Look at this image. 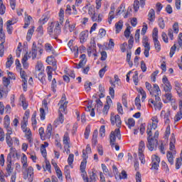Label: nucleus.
Masks as SVG:
<instances>
[{
	"instance_id": "obj_1",
	"label": "nucleus",
	"mask_w": 182,
	"mask_h": 182,
	"mask_svg": "<svg viewBox=\"0 0 182 182\" xmlns=\"http://www.w3.org/2000/svg\"><path fill=\"white\" fill-rule=\"evenodd\" d=\"M62 32L60 24H59V21L52 22L49 26L48 27V33L53 38V39H55L58 42L62 43V40L59 39V35Z\"/></svg>"
},
{
	"instance_id": "obj_2",
	"label": "nucleus",
	"mask_w": 182,
	"mask_h": 182,
	"mask_svg": "<svg viewBox=\"0 0 182 182\" xmlns=\"http://www.w3.org/2000/svg\"><path fill=\"white\" fill-rule=\"evenodd\" d=\"M28 167V162L23 163V168H26L25 172H23L24 180H28V182H33V168Z\"/></svg>"
},
{
	"instance_id": "obj_3",
	"label": "nucleus",
	"mask_w": 182,
	"mask_h": 182,
	"mask_svg": "<svg viewBox=\"0 0 182 182\" xmlns=\"http://www.w3.org/2000/svg\"><path fill=\"white\" fill-rule=\"evenodd\" d=\"M116 137L120 140L122 135L120 134V129H116L114 132H111L109 135L110 144L112 147H114V143H116Z\"/></svg>"
},
{
	"instance_id": "obj_4",
	"label": "nucleus",
	"mask_w": 182,
	"mask_h": 182,
	"mask_svg": "<svg viewBox=\"0 0 182 182\" xmlns=\"http://www.w3.org/2000/svg\"><path fill=\"white\" fill-rule=\"evenodd\" d=\"M152 124L148 125V128L146 130V133L148 136H153V133H151V130H156L157 129V124L159 123V119L157 117H153L151 118Z\"/></svg>"
},
{
	"instance_id": "obj_5",
	"label": "nucleus",
	"mask_w": 182,
	"mask_h": 182,
	"mask_svg": "<svg viewBox=\"0 0 182 182\" xmlns=\"http://www.w3.org/2000/svg\"><path fill=\"white\" fill-rule=\"evenodd\" d=\"M147 140L148 143L146 144V146L150 151H153V150H154V147H157L159 141L157 139H154L150 135H148Z\"/></svg>"
},
{
	"instance_id": "obj_6",
	"label": "nucleus",
	"mask_w": 182,
	"mask_h": 182,
	"mask_svg": "<svg viewBox=\"0 0 182 182\" xmlns=\"http://www.w3.org/2000/svg\"><path fill=\"white\" fill-rule=\"evenodd\" d=\"M110 121L112 126H114L116 124L117 127H121L122 119L120 118V116L119 114H117L114 117L111 116Z\"/></svg>"
},
{
	"instance_id": "obj_7",
	"label": "nucleus",
	"mask_w": 182,
	"mask_h": 182,
	"mask_svg": "<svg viewBox=\"0 0 182 182\" xmlns=\"http://www.w3.org/2000/svg\"><path fill=\"white\" fill-rule=\"evenodd\" d=\"M0 41L1 43H5V33H4V20L0 17Z\"/></svg>"
},
{
	"instance_id": "obj_8",
	"label": "nucleus",
	"mask_w": 182,
	"mask_h": 182,
	"mask_svg": "<svg viewBox=\"0 0 182 182\" xmlns=\"http://www.w3.org/2000/svg\"><path fill=\"white\" fill-rule=\"evenodd\" d=\"M51 164L52 166H53L55 170L58 178L62 181L63 180V177L62 176V171H60V168H59V166H58V164H56L55 161H52Z\"/></svg>"
},
{
	"instance_id": "obj_9",
	"label": "nucleus",
	"mask_w": 182,
	"mask_h": 182,
	"mask_svg": "<svg viewBox=\"0 0 182 182\" xmlns=\"http://www.w3.org/2000/svg\"><path fill=\"white\" fill-rule=\"evenodd\" d=\"M39 48L36 47V43L33 42L31 51L29 53V58L32 57V59H36L38 55V50Z\"/></svg>"
},
{
	"instance_id": "obj_10",
	"label": "nucleus",
	"mask_w": 182,
	"mask_h": 182,
	"mask_svg": "<svg viewBox=\"0 0 182 182\" xmlns=\"http://www.w3.org/2000/svg\"><path fill=\"white\" fill-rule=\"evenodd\" d=\"M148 21L149 22H154L156 21V11L153 9H151L149 11Z\"/></svg>"
},
{
	"instance_id": "obj_11",
	"label": "nucleus",
	"mask_w": 182,
	"mask_h": 182,
	"mask_svg": "<svg viewBox=\"0 0 182 182\" xmlns=\"http://www.w3.org/2000/svg\"><path fill=\"white\" fill-rule=\"evenodd\" d=\"M87 36H89V33L87 31H82L80 33V43H85L87 41Z\"/></svg>"
},
{
	"instance_id": "obj_12",
	"label": "nucleus",
	"mask_w": 182,
	"mask_h": 182,
	"mask_svg": "<svg viewBox=\"0 0 182 182\" xmlns=\"http://www.w3.org/2000/svg\"><path fill=\"white\" fill-rule=\"evenodd\" d=\"M47 72V76H48V82H52L53 80V68L51 66H48L46 68Z\"/></svg>"
},
{
	"instance_id": "obj_13",
	"label": "nucleus",
	"mask_w": 182,
	"mask_h": 182,
	"mask_svg": "<svg viewBox=\"0 0 182 182\" xmlns=\"http://www.w3.org/2000/svg\"><path fill=\"white\" fill-rule=\"evenodd\" d=\"M49 11L46 12L43 16L39 19V21L41 22V25H45L48 21H49Z\"/></svg>"
},
{
	"instance_id": "obj_14",
	"label": "nucleus",
	"mask_w": 182,
	"mask_h": 182,
	"mask_svg": "<svg viewBox=\"0 0 182 182\" xmlns=\"http://www.w3.org/2000/svg\"><path fill=\"white\" fill-rule=\"evenodd\" d=\"M60 106L58 109V113H65L66 112V108L68 107V102H62V101H60Z\"/></svg>"
},
{
	"instance_id": "obj_15",
	"label": "nucleus",
	"mask_w": 182,
	"mask_h": 182,
	"mask_svg": "<svg viewBox=\"0 0 182 182\" xmlns=\"http://www.w3.org/2000/svg\"><path fill=\"white\" fill-rule=\"evenodd\" d=\"M52 136V124H48L45 134V137L46 139H50Z\"/></svg>"
},
{
	"instance_id": "obj_16",
	"label": "nucleus",
	"mask_w": 182,
	"mask_h": 182,
	"mask_svg": "<svg viewBox=\"0 0 182 182\" xmlns=\"http://www.w3.org/2000/svg\"><path fill=\"white\" fill-rule=\"evenodd\" d=\"M38 79L42 83V85H46V75L43 72H40L38 74Z\"/></svg>"
},
{
	"instance_id": "obj_17",
	"label": "nucleus",
	"mask_w": 182,
	"mask_h": 182,
	"mask_svg": "<svg viewBox=\"0 0 182 182\" xmlns=\"http://www.w3.org/2000/svg\"><path fill=\"white\" fill-rule=\"evenodd\" d=\"M15 23L12 21V20H9L6 22V29L9 35H12V31L14 29V27L11 26V25H14Z\"/></svg>"
},
{
	"instance_id": "obj_18",
	"label": "nucleus",
	"mask_w": 182,
	"mask_h": 182,
	"mask_svg": "<svg viewBox=\"0 0 182 182\" xmlns=\"http://www.w3.org/2000/svg\"><path fill=\"white\" fill-rule=\"evenodd\" d=\"M8 87H0V98L6 97L8 96Z\"/></svg>"
},
{
	"instance_id": "obj_19",
	"label": "nucleus",
	"mask_w": 182,
	"mask_h": 182,
	"mask_svg": "<svg viewBox=\"0 0 182 182\" xmlns=\"http://www.w3.org/2000/svg\"><path fill=\"white\" fill-rule=\"evenodd\" d=\"M166 157L168 159V163H170V164L173 166V164H174V156H173V153L170 151H168L166 154Z\"/></svg>"
},
{
	"instance_id": "obj_20",
	"label": "nucleus",
	"mask_w": 182,
	"mask_h": 182,
	"mask_svg": "<svg viewBox=\"0 0 182 182\" xmlns=\"http://www.w3.org/2000/svg\"><path fill=\"white\" fill-rule=\"evenodd\" d=\"M7 161L8 164L6 166V171L9 174H11L12 173V161H11V156H7Z\"/></svg>"
},
{
	"instance_id": "obj_21",
	"label": "nucleus",
	"mask_w": 182,
	"mask_h": 182,
	"mask_svg": "<svg viewBox=\"0 0 182 182\" xmlns=\"http://www.w3.org/2000/svg\"><path fill=\"white\" fill-rule=\"evenodd\" d=\"M142 43L145 50H150V43H149V38H147V36H145L143 37Z\"/></svg>"
},
{
	"instance_id": "obj_22",
	"label": "nucleus",
	"mask_w": 182,
	"mask_h": 182,
	"mask_svg": "<svg viewBox=\"0 0 182 182\" xmlns=\"http://www.w3.org/2000/svg\"><path fill=\"white\" fill-rule=\"evenodd\" d=\"M27 124H28V119L26 118V117H23V122L21 123V129L23 133H26V132L28 131V127H26Z\"/></svg>"
},
{
	"instance_id": "obj_23",
	"label": "nucleus",
	"mask_w": 182,
	"mask_h": 182,
	"mask_svg": "<svg viewBox=\"0 0 182 182\" xmlns=\"http://www.w3.org/2000/svg\"><path fill=\"white\" fill-rule=\"evenodd\" d=\"M90 18L93 22H102V18H100V14H97L96 13H94L90 16Z\"/></svg>"
},
{
	"instance_id": "obj_24",
	"label": "nucleus",
	"mask_w": 182,
	"mask_h": 182,
	"mask_svg": "<svg viewBox=\"0 0 182 182\" xmlns=\"http://www.w3.org/2000/svg\"><path fill=\"white\" fill-rule=\"evenodd\" d=\"M155 97V103L157 105L159 109H161V105L163 103H161V99L160 98V94H156L154 95Z\"/></svg>"
},
{
	"instance_id": "obj_25",
	"label": "nucleus",
	"mask_w": 182,
	"mask_h": 182,
	"mask_svg": "<svg viewBox=\"0 0 182 182\" xmlns=\"http://www.w3.org/2000/svg\"><path fill=\"white\" fill-rule=\"evenodd\" d=\"M115 28H116V31H115L116 33H119L120 31L123 29V21H119V22L115 23Z\"/></svg>"
},
{
	"instance_id": "obj_26",
	"label": "nucleus",
	"mask_w": 182,
	"mask_h": 182,
	"mask_svg": "<svg viewBox=\"0 0 182 182\" xmlns=\"http://www.w3.org/2000/svg\"><path fill=\"white\" fill-rule=\"evenodd\" d=\"M20 76L21 77L22 82H27L28 81V75L25 70H22V68L20 70Z\"/></svg>"
},
{
	"instance_id": "obj_27",
	"label": "nucleus",
	"mask_w": 182,
	"mask_h": 182,
	"mask_svg": "<svg viewBox=\"0 0 182 182\" xmlns=\"http://www.w3.org/2000/svg\"><path fill=\"white\" fill-rule=\"evenodd\" d=\"M46 62L49 65H52L53 66H56V62H55V57H53V55L48 56L46 58Z\"/></svg>"
},
{
	"instance_id": "obj_28",
	"label": "nucleus",
	"mask_w": 182,
	"mask_h": 182,
	"mask_svg": "<svg viewBox=\"0 0 182 182\" xmlns=\"http://www.w3.org/2000/svg\"><path fill=\"white\" fill-rule=\"evenodd\" d=\"M18 156V153L16 152V149L15 148H14V146L10 147V153L8 155V157H13L14 159H15V157H16Z\"/></svg>"
},
{
	"instance_id": "obj_29",
	"label": "nucleus",
	"mask_w": 182,
	"mask_h": 182,
	"mask_svg": "<svg viewBox=\"0 0 182 182\" xmlns=\"http://www.w3.org/2000/svg\"><path fill=\"white\" fill-rule=\"evenodd\" d=\"M33 32H35V26H33L31 28H30L27 32V36L26 39L29 42L31 39L32 38V35H33Z\"/></svg>"
},
{
	"instance_id": "obj_30",
	"label": "nucleus",
	"mask_w": 182,
	"mask_h": 182,
	"mask_svg": "<svg viewBox=\"0 0 182 182\" xmlns=\"http://www.w3.org/2000/svg\"><path fill=\"white\" fill-rule=\"evenodd\" d=\"M154 43L156 52H160L161 50V45L160 44V41H159V39L154 40Z\"/></svg>"
},
{
	"instance_id": "obj_31",
	"label": "nucleus",
	"mask_w": 182,
	"mask_h": 182,
	"mask_svg": "<svg viewBox=\"0 0 182 182\" xmlns=\"http://www.w3.org/2000/svg\"><path fill=\"white\" fill-rule=\"evenodd\" d=\"M6 142L9 147H12L14 146V141L12 140L11 135H6Z\"/></svg>"
},
{
	"instance_id": "obj_32",
	"label": "nucleus",
	"mask_w": 182,
	"mask_h": 182,
	"mask_svg": "<svg viewBox=\"0 0 182 182\" xmlns=\"http://www.w3.org/2000/svg\"><path fill=\"white\" fill-rule=\"evenodd\" d=\"M45 50H46L48 53H50V52L53 54L55 53V50L53 49V47L52 46V45H50L49 43H46Z\"/></svg>"
},
{
	"instance_id": "obj_33",
	"label": "nucleus",
	"mask_w": 182,
	"mask_h": 182,
	"mask_svg": "<svg viewBox=\"0 0 182 182\" xmlns=\"http://www.w3.org/2000/svg\"><path fill=\"white\" fill-rule=\"evenodd\" d=\"M11 124V119L9 118V115H6L4 117V127H10Z\"/></svg>"
},
{
	"instance_id": "obj_34",
	"label": "nucleus",
	"mask_w": 182,
	"mask_h": 182,
	"mask_svg": "<svg viewBox=\"0 0 182 182\" xmlns=\"http://www.w3.org/2000/svg\"><path fill=\"white\" fill-rule=\"evenodd\" d=\"M12 63H14V58L12 57V55H9L8 58V60L6 63V68H11L12 66Z\"/></svg>"
},
{
	"instance_id": "obj_35",
	"label": "nucleus",
	"mask_w": 182,
	"mask_h": 182,
	"mask_svg": "<svg viewBox=\"0 0 182 182\" xmlns=\"http://www.w3.org/2000/svg\"><path fill=\"white\" fill-rule=\"evenodd\" d=\"M58 86V82H56V78L53 77L51 81V90L54 93L56 92V87Z\"/></svg>"
},
{
	"instance_id": "obj_36",
	"label": "nucleus",
	"mask_w": 182,
	"mask_h": 182,
	"mask_svg": "<svg viewBox=\"0 0 182 182\" xmlns=\"http://www.w3.org/2000/svg\"><path fill=\"white\" fill-rule=\"evenodd\" d=\"M172 89H173V86H171V84H170V82L167 84H164V92H166V93L171 92Z\"/></svg>"
},
{
	"instance_id": "obj_37",
	"label": "nucleus",
	"mask_w": 182,
	"mask_h": 182,
	"mask_svg": "<svg viewBox=\"0 0 182 182\" xmlns=\"http://www.w3.org/2000/svg\"><path fill=\"white\" fill-rule=\"evenodd\" d=\"M87 161L85 159H83L82 161L80 164V171L81 173H85L86 171V164Z\"/></svg>"
},
{
	"instance_id": "obj_38",
	"label": "nucleus",
	"mask_w": 182,
	"mask_h": 182,
	"mask_svg": "<svg viewBox=\"0 0 182 182\" xmlns=\"http://www.w3.org/2000/svg\"><path fill=\"white\" fill-rule=\"evenodd\" d=\"M164 96L167 102H174V99H173V95L171 94V92H166Z\"/></svg>"
},
{
	"instance_id": "obj_39",
	"label": "nucleus",
	"mask_w": 182,
	"mask_h": 182,
	"mask_svg": "<svg viewBox=\"0 0 182 182\" xmlns=\"http://www.w3.org/2000/svg\"><path fill=\"white\" fill-rule=\"evenodd\" d=\"M38 133L40 134V137L41 140L45 141L46 140L45 129H43V127L39 128Z\"/></svg>"
},
{
	"instance_id": "obj_40",
	"label": "nucleus",
	"mask_w": 182,
	"mask_h": 182,
	"mask_svg": "<svg viewBox=\"0 0 182 182\" xmlns=\"http://www.w3.org/2000/svg\"><path fill=\"white\" fill-rule=\"evenodd\" d=\"M63 122H65V117H63V114H62V112H59L58 113V118L56 119V122L60 123L62 124V123H63Z\"/></svg>"
},
{
	"instance_id": "obj_41",
	"label": "nucleus",
	"mask_w": 182,
	"mask_h": 182,
	"mask_svg": "<svg viewBox=\"0 0 182 182\" xmlns=\"http://www.w3.org/2000/svg\"><path fill=\"white\" fill-rule=\"evenodd\" d=\"M130 29H132V26H129L127 27L126 30L124 31V35L125 36V38H127V39H129V38H130Z\"/></svg>"
},
{
	"instance_id": "obj_42",
	"label": "nucleus",
	"mask_w": 182,
	"mask_h": 182,
	"mask_svg": "<svg viewBox=\"0 0 182 182\" xmlns=\"http://www.w3.org/2000/svg\"><path fill=\"white\" fill-rule=\"evenodd\" d=\"M158 23H159V28H161V29H164V28H166V23H164V19H163V18H159Z\"/></svg>"
},
{
	"instance_id": "obj_43",
	"label": "nucleus",
	"mask_w": 182,
	"mask_h": 182,
	"mask_svg": "<svg viewBox=\"0 0 182 182\" xmlns=\"http://www.w3.org/2000/svg\"><path fill=\"white\" fill-rule=\"evenodd\" d=\"M32 19V16H28L26 18H25V24L23 28L26 29V28H28V26H29V25H31V20Z\"/></svg>"
},
{
	"instance_id": "obj_44",
	"label": "nucleus",
	"mask_w": 182,
	"mask_h": 182,
	"mask_svg": "<svg viewBox=\"0 0 182 182\" xmlns=\"http://www.w3.org/2000/svg\"><path fill=\"white\" fill-rule=\"evenodd\" d=\"M11 83V80H9V78L6 77H3V85L4 87H8V86H9Z\"/></svg>"
},
{
	"instance_id": "obj_45",
	"label": "nucleus",
	"mask_w": 182,
	"mask_h": 182,
	"mask_svg": "<svg viewBox=\"0 0 182 182\" xmlns=\"http://www.w3.org/2000/svg\"><path fill=\"white\" fill-rule=\"evenodd\" d=\"M135 106L138 110L141 109V104L140 103V97H136L135 98Z\"/></svg>"
},
{
	"instance_id": "obj_46",
	"label": "nucleus",
	"mask_w": 182,
	"mask_h": 182,
	"mask_svg": "<svg viewBox=\"0 0 182 182\" xmlns=\"http://www.w3.org/2000/svg\"><path fill=\"white\" fill-rule=\"evenodd\" d=\"M132 79L135 86H137V83H139V73L137 71L135 72V75H133Z\"/></svg>"
},
{
	"instance_id": "obj_47",
	"label": "nucleus",
	"mask_w": 182,
	"mask_h": 182,
	"mask_svg": "<svg viewBox=\"0 0 182 182\" xmlns=\"http://www.w3.org/2000/svg\"><path fill=\"white\" fill-rule=\"evenodd\" d=\"M70 50H72V52H75V58H77V56H79V47H77V46L70 48Z\"/></svg>"
},
{
	"instance_id": "obj_48",
	"label": "nucleus",
	"mask_w": 182,
	"mask_h": 182,
	"mask_svg": "<svg viewBox=\"0 0 182 182\" xmlns=\"http://www.w3.org/2000/svg\"><path fill=\"white\" fill-rule=\"evenodd\" d=\"M107 68V65H105L103 68H102L101 70H100L99 71V75L100 77H103V76H105V73H106V72H107V69H106Z\"/></svg>"
},
{
	"instance_id": "obj_49",
	"label": "nucleus",
	"mask_w": 182,
	"mask_h": 182,
	"mask_svg": "<svg viewBox=\"0 0 182 182\" xmlns=\"http://www.w3.org/2000/svg\"><path fill=\"white\" fill-rule=\"evenodd\" d=\"M159 39V29L154 28L153 30V40Z\"/></svg>"
},
{
	"instance_id": "obj_50",
	"label": "nucleus",
	"mask_w": 182,
	"mask_h": 182,
	"mask_svg": "<svg viewBox=\"0 0 182 182\" xmlns=\"http://www.w3.org/2000/svg\"><path fill=\"white\" fill-rule=\"evenodd\" d=\"M74 159H75V155H73V154H70L68 159V163L69 166H72V164H73Z\"/></svg>"
},
{
	"instance_id": "obj_51",
	"label": "nucleus",
	"mask_w": 182,
	"mask_h": 182,
	"mask_svg": "<svg viewBox=\"0 0 182 182\" xmlns=\"http://www.w3.org/2000/svg\"><path fill=\"white\" fill-rule=\"evenodd\" d=\"M176 49H177V46H176V44H174L171 48V50H170V53H169L170 58H173V56L174 55V53H176Z\"/></svg>"
},
{
	"instance_id": "obj_52",
	"label": "nucleus",
	"mask_w": 182,
	"mask_h": 182,
	"mask_svg": "<svg viewBox=\"0 0 182 182\" xmlns=\"http://www.w3.org/2000/svg\"><path fill=\"white\" fill-rule=\"evenodd\" d=\"M52 166H50V162L49 161H46V168H44V170H47L49 171V173H52Z\"/></svg>"
},
{
	"instance_id": "obj_53",
	"label": "nucleus",
	"mask_w": 182,
	"mask_h": 182,
	"mask_svg": "<svg viewBox=\"0 0 182 182\" xmlns=\"http://www.w3.org/2000/svg\"><path fill=\"white\" fill-rule=\"evenodd\" d=\"M140 1H139V0H135L134 1V9L135 11V12H137V11H139V8H140Z\"/></svg>"
},
{
	"instance_id": "obj_54",
	"label": "nucleus",
	"mask_w": 182,
	"mask_h": 182,
	"mask_svg": "<svg viewBox=\"0 0 182 182\" xmlns=\"http://www.w3.org/2000/svg\"><path fill=\"white\" fill-rule=\"evenodd\" d=\"M134 124H136V122L133 118H130L128 119V127H129V129H131L132 127H134Z\"/></svg>"
},
{
	"instance_id": "obj_55",
	"label": "nucleus",
	"mask_w": 182,
	"mask_h": 182,
	"mask_svg": "<svg viewBox=\"0 0 182 182\" xmlns=\"http://www.w3.org/2000/svg\"><path fill=\"white\" fill-rule=\"evenodd\" d=\"M144 149H146V145L144 144V141H141L139 142V151H144Z\"/></svg>"
},
{
	"instance_id": "obj_56",
	"label": "nucleus",
	"mask_w": 182,
	"mask_h": 182,
	"mask_svg": "<svg viewBox=\"0 0 182 182\" xmlns=\"http://www.w3.org/2000/svg\"><path fill=\"white\" fill-rule=\"evenodd\" d=\"M105 133L106 129H105V125H102L100 129V136H101V137H105Z\"/></svg>"
},
{
	"instance_id": "obj_57",
	"label": "nucleus",
	"mask_w": 182,
	"mask_h": 182,
	"mask_svg": "<svg viewBox=\"0 0 182 182\" xmlns=\"http://www.w3.org/2000/svg\"><path fill=\"white\" fill-rule=\"evenodd\" d=\"M46 116V114L45 113V109L43 108H41L40 109L41 120H45Z\"/></svg>"
},
{
	"instance_id": "obj_58",
	"label": "nucleus",
	"mask_w": 182,
	"mask_h": 182,
	"mask_svg": "<svg viewBox=\"0 0 182 182\" xmlns=\"http://www.w3.org/2000/svg\"><path fill=\"white\" fill-rule=\"evenodd\" d=\"M139 159L142 164H144V163H146V160H144V154H143V152L139 151Z\"/></svg>"
},
{
	"instance_id": "obj_59",
	"label": "nucleus",
	"mask_w": 182,
	"mask_h": 182,
	"mask_svg": "<svg viewBox=\"0 0 182 182\" xmlns=\"http://www.w3.org/2000/svg\"><path fill=\"white\" fill-rule=\"evenodd\" d=\"M182 119V112H178L174 117L175 122H180Z\"/></svg>"
},
{
	"instance_id": "obj_60",
	"label": "nucleus",
	"mask_w": 182,
	"mask_h": 182,
	"mask_svg": "<svg viewBox=\"0 0 182 182\" xmlns=\"http://www.w3.org/2000/svg\"><path fill=\"white\" fill-rule=\"evenodd\" d=\"M63 143L64 144H69V134L66 132L63 137Z\"/></svg>"
},
{
	"instance_id": "obj_61",
	"label": "nucleus",
	"mask_w": 182,
	"mask_h": 182,
	"mask_svg": "<svg viewBox=\"0 0 182 182\" xmlns=\"http://www.w3.org/2000/svg\"><path fill=\"white\" fill-rule=\"evenodd\" d=\"M122 104L125 107H127V95L126 94L122 95Z\"/></svg>"
},
{
	"instance_id": "obj_62",
	"label": "nucleus",
	"mask_w": 182,
	"mask_h": 182,
	"mask_svg": "<svg viewBox=\"0 0 182 182\" xmlns=\"http://www.w3.org/2000/svg\"><path fill=\"white\" fill-rule=\"evenodd\" d=\"M151 159H152V163L160 164V157L157 156L156 155H153Z\"/></svg>"
},
{
	"instance_id": "obj_63",
	"label": "nucleus",
	"mask_w": 182,
	"mask_h": 182,
	"mask_svg": "<svg viewBox=\"0 0 182 182\" xmlns=\"http://www.w3.org/2000/svg\"><path fill=\"white\" fill-rule=\"evenodd\" d=\"M140 40V29H137L135 33V42H139Z\"/></svg>"
},
{
	"instance_id": "obj_64",
	"label": "nucleus",
	"mask_w": 182,
	"mask_h": 182,
	"mask_svg": "<svg viewBox=\"0 0 182 182\" xmlns=\"http://www.w3.org/2000/svg\"><path fill=\"white\" fill-rule=\"evenodd\" d=\"M173 32L174 33H178V23H175L173 25Z\"/></svg>"
}]
</instances>
